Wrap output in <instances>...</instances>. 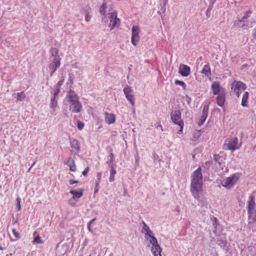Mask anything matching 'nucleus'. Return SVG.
I'll return each mask as SVG.
<instances>
[{
	"label": "nucleus",
	"instance_id": "obj_1",
	"mask_svg": "<svg viewBox=\"0 0 256 256\" xmlns=\"http://www.w3.org/2000/svg\"><path fill=\"white\" fill-rule=\"evenodd\" d=\"M203 177L200 166L191 175L190 192L194 198L199 200L203 196Z\"/></svg>",
	"mask_w": 256,
	"mask_h": 256
},
{
	"label": "nucleus",
	"instance_id": "obj_2",
	"mask_svg": "<svg viewBox=\"0 0 256 256\" xmlns=\"http://www.w3.org/2000/svg\"><path fill=\"white\" fill-rule=\"evenodd\" d=\"M242 146V143L238 142V138L236 136L229 137L224 140L223 149L234 152L238 150Z\"/></svg>",
	"mask_w": 256,
	"mask_h": 256
},
{
	"label": "nucleus",
	"instance_id": "obj_3",
	"mask_svg": "<svg viewBox=\"0 0 256 256\" xmlns=\"http://www.w3.org/2000/svg\"><path fill=\"white\" fill-rule=\"evenodd\" d=\"M50 52L53 57L52 62L50 64L49 68L52 70L50 76H52L56 70L60 67V58L58 55V50L56 48H52Z\"/></svg>",
	"mask_w": 256,
	"mask_h": 256
},
{
	"label": "nucleus",
	"instance_id": "obj_4",
	"mask_svg": "<svg viewBox=\"0 0 256 256\" xmlns=\"http://www.w3.org/2000/svg\"><path fill=\"white\" fill-rule=\"evenodd\" d=\"M241 176L240 173H235L224 178L221 182L222 186L228 189L232 187L238 180Z\"/></svg>",
	"mask_w": 256,
	"mask_h": 256
},
{
	"label": "nucleus",
	"instance_id": "obj_5",
	"mask_svg": "<svg viewBox=\"0 0 256 256\" xmlns=\"http://www.w3.org/2000/svg\"><path fill=\"white\" fill-rule=\"evenodd\" d=\"M246 88V84L240 81H234L232 84L231 89L234 94L240 96Z\"/></svg>",
	"mask_w": 256,
	"mask_h": 256
},
{
	"label": "nucleus",
	"instance_id": "obj_6",
	"mask_svg": "<svg viewBox=\"0 0 256 256\" xmlns=\"http://www.w3.org/2000/svg\"><path fill=\"white\" fill-rule=\"evenodd\" d=\"M68 101L70 102V109L74 113L79 112L82 108L81 104L79 102L78 97H68Z\"/></svg>",
	"mask_w": 256,
	"mask_h": 256
},
{
	"label": "nucleus",
	"instance_id": "obj_7",
	"mask_svg": "<svg viewBox=\"0 0 256 256\" xmlns=\"http://www.w3.org/2000/svg\"><path fill=\"white\" fill-rule=\"evenodd\" d=\"M110 16H108L110 20L109 27L111 28V30L114 28L115 26L118 27L120 24V20L117 18V13L116 12H114L110 14Z\"/></svg>",
	"mask_w": 256,
	"mask_h": 256
},
{
	"label": "nucleus",
	"instance_id": "obj_8",
	"mask_svg": "<svg viewBox=\"0 0 256 256\" xmlns=\"http://www.w3.org/2000/svg\"><path fill=\"white\" fill-rule=\"evenodd\" d=\"M140 28L138 26H132V43L134 46H136L140 40Z\"/></svg>",
	"mask_w": 256,
	"mask_h": 256
},
{
	"label": "nucleus",
	"instance_id": "obj_9",
	"mask_svg": "<svg viewBox=\"0 0 256 256\" xmlns=\"http://www.w3.org/2000/svg\"><path fill=\"white\" fill-rule=\"evenodd\" d=\"M143 228L142 232L144 233V238L146 240H152L153 238H155L153 236V232L150 228L149 226L144 222H142Z\"/></svg>",
	"mask_w": 256,
	"mask_h": 256
},
{
	"label": "nucleus",
	"instance_id": "obj_10",
	"mask_svg": "<svg viewBox=\"0 0 256 256\" xmlns=\"http://www.w3.org/2000/svg\"><path fill=\"white\" fill-rule=\"evenodd\" d=\"M70 192L72 195V198L69 200V204L72 206H74L75 203H72L71 202L72 200L78 201V200L81 198L84 193V190L82 189L80 190L79 191H76L75 190H70Z\"/></svg>",
	"mask_w": 256,
	"mask_h": 256
},
{
	"label": "nucleus",
	"instance_id": "obj_11",
	"mask_svg": "<svg viewBox=\"0 0 256 256\" xmlns=\"http://www.w3.org/2000/svg\"><path fill=\"white\" fill-rule=\"evenodd\" d=\"M150 242L152 244V254H158V253L162 252V248L158 244V240L156 238H153L152 240H150Z\"/></svg>",
	"mask_w": 256,
	"mask_h": 256
},
{
	"label": "nucleus",
	"instance_id": "obj_12",
	"mask_svg": "<svg viewBox=\"0 0 256 256\" xmlns=\"http://www.w3.org/2000/svg\"><path fill=\"white\" fill-rule=\"evenodd\" d=\"M170 116L172 122L175 124H178L180 122H183L181 118V112L180 110L172 111Z\"/></svg>",
	"mask_w": 256,
	"mask_h": 256
},
{
	"label": "nucleus",
	"instance_id": "obj_13",
	"mask_svg": "<svg viewBox=\"0 0 256 256\" xmlns=\"http://www.w3.org/2000/svg\"><path fill=\"white\" fill-rule=\"evenodd\" d=\"M250 200L248 202V216H252L253 214V210L256 206L254 196H250Z\"/></svg>",
	"mask_w": 256,
	"mask_h": 256
},
{
	"label": "nucleus",
	"instance_id": "obj_14",
	"mask_svg": "<svg viewBox=\"0 0 256 256\" xmlns=\"http://www.w3.org/2000/svg\"><path fill=\"white\" fill-rule=\"evenodd\" d=\"M190 68L185 64H180L179 68V73L183 76H187L190 74Z\"/></svg>",
	"mask_w": 256,
	"mask_h": 256
},
{
	"label": "nucleus",
	"instance_id": "obj_15",
	"mask_svg": "<svg viewBox=\"0 0 256 256\" xmlns=\"http://www.w3.org/2000/svg\"><path fill=\"white\" fill-rule=\"evenodd\" d=\"M106 122L108 124H112L115 122L116 116L113 114H109L108 112H104Z\"/></svg>",
	"mask_w": 256,
	"mask_h": 256
},
{
	"label": "nucleus",
	"instance_id": "obj_16",
	"mask_svg": "<svg viewBox=\"0 0 256 256\" xmlns=\"http://www.w3.org/2000/svg\"><path fill=\"white\" fill-rule=\"evenodd\" d=\"M66 164L70 167V170L71 172H75L76 171V166L75 164L74 160L70 158L66 162Z\"/></svg>",
	"mask_w": 256,
	"mask_h": 256
},
{
	"label": "nucleus",
	"instance_id": "obj_17",
	"mask_svg": "<svg viewBox=\"0 0 256 256\" xmlns=\"http://www.w3.org/2000/svg\"><path fill=\"white\" fill-rule=\"evenodd\" d=\"M70 146L76 152L80 150V144L77 140L74 139L70 142Z\"/></svg>",
	"mask_w": 256,
	"mask_h": 256
},
{
	"label": "nucleus",
	"instance_id": "obj_18",
	"mask_svg": "<svg viewBox=\"0 0 256 256\" xmlns=\"http://www.w3.org/2000/svg\"><path fill=\"white\" fill-rule=\"evenodd\" d=\"M212 89L213 91V94L216 95L219 94L220 90V86L218 82H214L212 84Z\"/></svg>",
	"mask_w": 256,
	"mask_h": 256
},
{
	"label": "nucleus",
	"instance_id": "obj_19",
	"mask_svg": "<svg viewBox=\"0 0 256 256\" xmlns=\"http://www.w3.org/2000/svg\"><path fill=\"white\" fill-rule=\"evenodd\" d=\"M64 82V78H62L56 84L54 88V96H56L60 92V86L63 84Z\"/></svg>",
	"mask_w": 256,
	"mask_h": 256
},
{
	"label": "nucleus",
	"instance_id": "obj_20",
	"mask_svg": "<svg viewBox=\"0 0 256 256\" xmlns=\"http://www.w3.org/2000/svg\"><path fill=\"white\" fill-rule=\"evenodd\" d=\"M116 170L114 166H112L110 170V182H114V180L115 174H116Z\"/></svg>",
	"mask_w": 256,
	"mask_h": 256
},
{
	"label": "nucleus",
	"instance_id": "obj_21",
	"mask_svg": "<svg viewBox=\"0 0 256 256\" xmlns=\"http://www.w3.org/2000/svg\"><path fill=\"white\" fill-rule=\"evenodd\" d=\"M107 8V4L104 2L100 6V12L103 16H104L106 13V8Z\"/></svg>",
	"mask_w": 256,
	"mask_h": 256
},
{
	"label": "nucleus",
	"instance_id": "obj_22",
	"mask_svg": "<svg viewBox=\"0 0 256 256\" xmlns=\"http://www.w3.org/2000/svg\"><path fill=\"white\" fill-rule=\"evenodd\" d=\"M208 104L205 102L203 104V109L202 114L208 116Z\"/></svg>",
	"mask_w": 256,
	"mask_h": 256
},
{
	"label": "nucleus",
	"instance_id": "obj_23",
	"mask_svg": "<svg viewBox=\"0 0 256 256\" xmlns=\"http://www.w3.org/2000/svg\"><path fill=\"white\" fill-rule=\"evenodd\" d=\"M44 243V241L42 240L39 236H36L32 242L33 244H42Z\"/></svg>",
	"mask_w": 256,
	"mask_h": 256
},
{
	"label": "nucleus",
	"instance_id": "obj_24",
	"mask_svg": "<svg viewBox=\"0 0 256 256\" xmlns=\"http://www.w3.org/2000/svg\"><path fill=\"white\" fill-rule=\"evenodd\" d=\"M202 72L208 76L210 74V69L208 65H205L202 70Z\"/></svg>",
	"mask_w": 256,
	"mask_h": 256
},
{
	"label": "nucleus",
	"instance_id": "obj_25",
	"mask_svg": "<svg viewBox=\"0 0 256 256\" xmlns=\"http://www.w3.org/2000/svg\"><path fill=\"white\" fill-rule=\"evenodd\" d=\"M132 92V90L130 86H127L124 88V92L126 96H133V95L130 94Z\"/></svg>",
	"mask_w": 256,
	"mask_h": 256
},
{
	"label": "nucleus",
	"instance_id": "obj_26",
	"mask_svg": "<svg viewBox=\"0 0 256 256\" xmlns=\"http://www.w3.org/2000/svg\"><path fill=\"white\" fill-rule=\"evenodd\" d=\"M216 100L218 104L220 106H222L224 104L225 98L224 97H217Z\"/></svg>",
	"mask_w": 256,
	"mask_h": 256
},
{
	"label": "nucleus",
	"instance_id": "obj_27",
	"mask_svg": "<svg viewBox=\"0 0 256 256\" xmlns=\"http://www.w3.org/2000/svg\"><path fill=\"white\" fill-rule=\"evenodd\" d=\"M207 117H208V116H206L202 114L198 122V124L199 126H202L204 123V122L206 120Z\"/></svg>",
	"mask_w": 256,
	"mask_h": 256
},
{
	"label": "nucleus",
	"instance_id": "obj_28",
	"mask_svg": "<svg viewBox=\"0 0 256 256\" xmlns=\"http://www.w3.org/2000/svg\"><path fill=\"white\" fill-rule=\"evenodd\" d=\"M251 12H252L250 10L246 12L244 14V16L242 17V19L240 20V22H245V20L249 17L248 14Z\"/></svg>",
	"mask_w": 256,
	"mask_h": 256
},
{
	"label": "nucleus",
	"instance_id": "obj_29",
	"mask_svg": "<svg viewBox=\"0 0 256 256\" xmlns=\"http://www.w3.org/2000/svg\"><path fill=\"white\" fill-rule=\"evenodd\" d=\"M12 234H14V237L16 238V240H18V239H20V234L17 232V230H16V228H13L12 229Z\"/></svg>",
	"mask_w": 256,
	"mask_h": 256
},
{
	"label": "nucleus",
	"instance_id": "obj_30",
	"mask_svg": "<svg viewBox=\"0 0 256 256\" xmlns=\"http://www.w3.org/2000/svg\"><path fill=\"white\" fill-rule=\"evenodd\" d=\"M57 106V100L56 99V97H53L51 99L50 106L52 108H56Z\"/></svg>",
	"mask_w": 256,
	"mask_h": 256
},
{
	"label": "nucleus",
	"instance_id": "obj_31",
	"mask_svg": "<svg viewBox=\"0 0 256 256\" xmlns=\"http://www.w3.org/2000/svg\"><path fill=\"white\" fill-rule=\"evenodd\" d=\"M175 84H179V85L182 86L184 89L186 88V85L183 81L176 80L175 82Z\"/></svg>",
	"mask_w": 256,
	"mask_h": 256
},
{
	"label": "nucleus",
	"instance_id": "obj_32",
	"mask_svg": "<svg viewBox=\"0 0 256 256\" xmlns=\"http://www.w3.org/2000/svg\"><path fill=\"white\" fill-rule=\"evenodd\" d=\"M248 98V97H242V105L243 106H247Z\"/></svg>",
	"mask_w": 256,
	"mask_h": 256
},
{
	"label": "nucleus",
	"instance_id": "obj_33",
	"mask_svg": "<svg viewBox=\"0 0 256 256\" xmlns=\"http://www.w3.org/2000/svg\"><path fill=\"white\" fill-rule=\"evenodd\" d=\"M84 123L78 120V128L79 130H82L84 128Z\"/></svg>",
	"mask_w": 256,
	"mask_h": 256
},
{
	"label": "nucleus",
	"instance_id": "obj_34",
	"mask_svg": "<svg viewBox=\"0 0 256 256\" xmlns=\"http://www.w3.org/2000/svg\"><path fill=\"white\" fill-rule=\"evenodd\" d=\"M212 6H209L207 10H206V16L208 18H210V11L212 10Z\"/></svg>",
	"mask_w": 256,
	"mask_h": 256
},
{
	"label": "nucleus",
	"instance_id": "obj_35",
	"mask_svg": "<svg viewBox=\"0 0 256 256\" xmlns=\"http://www.w3.org/2000/svg\"><path fill=\"white\" fill-rule=\"evenodd\" d=\"M20 198H16V202H17V204H16V207H17V210H18L20 211Z\"/></svg>",
	"mask_w": 256,
	"mask_h": 256
},
{
	"label": "nucleus",
	"instance_id": "obj_36",
	"mask_svg": "<svg viewBox=\"0 0 256 256\" xmlns=\"http://www.w3.org/2000/svg\"><path fill=\"white\" fill-rule=\"evenodd\" d=\"M178 125L180 126V130H179L178 133V134H181V133L182 132L184 122H180V123Z\"/></svg>",
	"mask_w": 256,
	"mask_h": 256
},
{
	"label": "nucleus",
	"instance_id": "obj_37",
	"mask_svg": "<svg viewBox=\"0 0 256 256\" xmlns=\"http://www.w3.org/2000/svg\"><path fill=\"white\" fill-rule=\"evenodd\" d=\"M96 178H97V181L96 182H98V184H100L101 182V178H102V173L99 172H98L96 174Z\"/></svg>",
	"mask_w": 256,
	"mask_h": 256
},
{
	"label": "nucleus",
	"instance_id": "obj_38",
	"mask_svg": "<svg viewBox=\"0 0 256 256\" xmlns=\"http://www.w3.org/2000/svg\"><path fill=\"white\" fill-rule=\"evenodd\" d=\"M252 22H250V24L249 23V22H248L246 24H242V26H240V27L244 28H247V27H252Z\"/></svg>",
	"mask_w": 256,
	"mask_h": 256
},
{
	"label": "nucleus",
	"instance_id": "obj_39",
	"mask_svg": "<svg viewBox=\"0 0 256 256\" xmlns=\"http://www.w3.org/2000/svg\"><path fill=\"white\" fill-rule=\"evenodd\" d=\"M126 98L132 105L134 106V97H126Z\"/></svg>",
	"mask_w": 256,
	"mask_h": 256
},
{
	"label": "nucleus",
	"instance_id": "obj_40",
	"mask_svg": "<svg viewBox=\"0 0 256 256\" xmlns=\"http://www.w3.org/2000/svg\"><path fill=\"white\" fill-rule=\"evenodd\" d=\"M214 159L216 162H218L219 160L220 159V156L218 154H214Z\"/></svg>",
	"mask_w": 256,
	"mask_h": 256
},
{
	"label": "nucleus",
	"instance_id": "obj_41",
	"mask_svg": "<svg viewBox=\"0 0 256 256\" xmlns=\"http://www.w3.org/2000/svg\"><path fill=\"white\" fill-rule=\"evenodd\" d=\"M90 168L89 167H87L85 168V170L82 172V174L84 176H86L89 172Z\"/></svg>",
	"mask_w": 256,
	"mask_h": 256
},
{
	"label": "nucleus",
	"instance_id": "obj_42",
	"mask_svg": "<svg viewBox=\"0 0 256 256\" xmlns=\"http://www.w3.org/2000/svg\"><path fill=\"white\" fill-rule=\"evenodd\" d=\"M91 16H90L88 12H86V14L85 17V20L86 22H89L91 18Z\"/></svg>",
	"mask_w": 256,
	"mask_h": 256
},
{
	"label": "nucleus",
	"instance_id": "obj_43",
	"mask_svg": "<svg viewBox=\"0 0 256 256\" xmlns=\"http://www.w3.org/2000/svg\"><path fill=\"white\" fill-rule=\"evenodd\" d=\"M78 182V180H73V179H71V180H69V183L71 185L74 184H77Z\"/></svg>",
	"mask_w": 256,
	"mask_h": 256
},
{
	"label": "nucleus",
	"instance_id": "obj_44",
	"mask_svg": "<svg viewBox=\"0 0 256 256\" xmlns=\"http://www.w3.org/2000/svg\"><path fill=\"white\" fill-rule=\"evenodd\" d=\"M99 184H98V182H96V184H95L96 186H95V188H94V193H96L98 191Z\"/></svg>",
	"mask_w": 256,
	"mask_h": 256
},
{
	"label": "nucleus",
	"instance_id": "obj_45",
	"mask_svg": "<svg viewBox=\"0 0 256 256\" xmlns=\"http://www.w3.org/2000/svg\"><path fill=\"white\" fill-rule=\"evenodd\" d=\"M249 218H252L254 220L256 221V210L254 212H253V214L252 216H248Z\"/></svg>",
	"mask_w": 256,
	"mask_h": 256
},
{
	"label": "nucleus",
	"instance_id": "obj_46",
	"mask_svg": "<svg viewBox=\"0 0 256 256\" xmlns=\"http://www.w3.org/2000/svg\"><path fill=\"white\" fill-rule=\"evenodd\" d=\"M77 96V95L75 94V92L74 91H73L72 90H70L69 91V96Z\"/></svg>",
	"mask_w": 256,
	"mask_h": 256
},
{
	"label": "nucleus",
	"instance_id": "obj_47",
	"mask_svg": "<svg viewBox=\"0 0 256 256\" xmlns=\"http://www.w3.org/2000/svg\"><path fill=\"white\" fill-rule=\"evenodd\" d=\"M110 161L113 162V160H114V154L112 153H111L110 154Z\"/></svg>",
	"mask_w": 256,
	"mask_h": 256
},
{
	"label": "nucleus",
	"instance_id": "obj_48",
	"mask_svg": "<svg viewBox=\"0 0 256 256\" xmlns=\"http://www.w3.org/2000/svg\"><path fill=\"white\" fill-rule=\"evenodd\" d=\"M157 129H160L162 131H163L162 126L161 124H158V126H156Z\"/></svg>",
	"mask_w": 256,
	"mask_h": 256
},
{
	"label": "nucleus",
	"instance_id": "obj_49",
	"mask_svg": "<svg viewBox=\"0 0 256 256\" xmlns=\"http://www.w3.org/2000/svg\"><path fill=\"white\" fill-rule=\"evenodd\" d=\"M241 22H240V20H239L238 22H234V24H236L239 27H240V26H242V24H241Z\"/></svg>",
	"mask_w": 256,
	"mask_h": 256
},
{
	"label": "nucleus",
	"instance_id": "obj_50",
	"mask_svg": "<svg viewBox=\"0 0 256 256\" xmlns=\"http://www.w3.org/2000/svg\"><path fill=\"white\" fill-rule=\"evenodd\" d=\"M95 220H96V218H94V219H92V220H91L88 222L89 225H91V224H92V223L95 221Z\"/></svg>",
	"mask_w": 256,
	"mask_h": 256
},
{
	"label": "nucleus",
	"instance_id": "obj_51",
	"mask_svg": "<svg viewBox=\"0 0 256 256\" xmlns=\"http://www.w3.org/2000/svg\"><path fill=\"white\" fill-rule=\"evenodd\" d=\"M68 80L70 81V85H72L73 84V82H72V78L71 76H70Z\"/></svg>",
	"mask_w": 256,
	"mask_h": 256
},
{
	"label": "nucleus",
	"instance_id": "obj_52",
	"mask_svg": "<svg viewBox=\"0 0 256 256\" xmlns=\"http://www.w3.org/2000/svg\"><path fill=\"white\" fill-rule=\"evenodd\" d=\"M248 94H249L248 92H244L242 96H248Z\"/></svg>",
	"mask_w": 256,
	"mask_h": 256
},
{
	"label": "nucleus",
	"instance_id": "obj_53",
	"mask_svg": "<svg viewBox=\"0 0 256 256\" xmlns=\"http://www.w3.org/2000/svg\"><path fill=\"white\" fill-rule=\"evenodd\" d=\"M23 94H24V92H18L17 94V96H22Z\"/></svg>",
	"mask_w": 256,
	"mask_h": 256
},
{
	"label": "nucleus",
	"instance_id": "obj_54",
	"mask_svg": "<svg viewBox=\"0 0 256 256\" xmlns=\"http://www.w3.org/2000/svg\"><path fill=\"white\" fill-rule=\"evenodd\" d=\"M154 256H162L161 252L158 253V254H154Z\"/></svg>",
	"mask_w": 256,
	"mask_h": 256
},
{
	"label": "nucleus",
	"instance_id": "obj_55",
	"mask_svg": "<svg viewBox=\"0 0 256 256\" xmlns=\"http://www.w3.org/2000/svg\"><path fill=\"white\" fill-rule=\"evenodd\" d=\"M35 164H36V162H34L32 164V166H31V167L29 168L28 171H30V170L31 169V168L34 166V165Z\"/></svg>",
	"mask_w": 256,
	"mask_h": 256
},
{
	"label": "nucleus",
	"instance_id": "obj_56",
	"mask_svg": "<svg viewBox=\"0 0 256 256\" xmlns=\"http://www.w3.org/2000/svg\"><path fill=\"white\" fill-rule=\"evenodd\" d=\"M168 0H163V2H164V5H165L167 3Z\"/></svg>",
	"mask_w": 256,
	"mask_h": 256
},
{
	"label": "nucleus",
	"instance_id": "obj_57",
	"mask_svg": "<svg viewBox=\"0 0 256 256\" xmlns=\"http://www.w3.org/2000/svg\"><path fill=\"white\" fill-rule=\"evenodd\" d=\"M88 228L89 230V231H90V225H89V224H88Z\"/></svg>",
	"mask_w": 256,
	"mask_h": 256
},
{
	"label": "nucleus",
	"instance_id": "obj_58",
	"mask_svg": "<svg viewBox=\"0 0 256 256\" xmlns=\"http://www.w3.org/2000/svg\"><path fill=\"white\" fill-rule=\"evenodd\" d=\"M20 98L18 99V100H22V99L24 98V97H19Z\"/></svg>",
	"mask_w": 256,
	"mask_h": 256
},
{
	"label": "nucleus",
	"instance_id": "obj_59",
	"mask_svg": "<svg viewBox=\"0 0 256 256\" xmlns=\"http://www.w3.org/2000/svg\"><path fill=\"white\" fill-rule=\"evenodd\" d=\"M254 36H256V28H254Z\"/></svg>",
	"mask_w": 256,
	"mask_h": 256
},
{
	"label": "nucleus",
	"instance_id": "obj_60",
	"mask_svg": "<svg viewBox=\"0 0 256 256\" xmlns=\"http://www.w3.org/2000/svg\"><path fill=\"white\" fill-rule=\"evenodd\" d=\"M37 234V232L36 231H34L33 233V235L34 236L36 234Z\"/></svg>",
	"mask_w": 256,
	"mask_h": 256
},
{
	"label": "nucleus",
	"instance_id": "obj_61",
	"mask_svg": "<svg viewBox=\"0 0 256 256\" xmlns=\"http://www.w3.org/2000/svg\"><path fill=\"white\" fill-rule=\"evenodd\" d=\"M4 250V248L1 246H0V250Z\"/></svg>",
	"mask_w": 256,
	"mask_h": 256
},
{
	"label": "nucleus",
	"instance_id": "obj_62",
	"mask_svg": "<svg viewBox=\"0 0 256 256\" xmlns=\"http://www.w3.org/2000/svg\"><path fill=\"white\" fill-rule=\"evenodd\" d=\"M211 0V2H212V4H214L215 2V1H216V0Z\"/></svg>",
	"mask_w": 256,
	"mask_h": 256
},
{
	"label": "nucleus",
	"instance_id": "obj_63",
	"mask_svg": "<svg viewBox=\"0 0 256 256\" xmlns=\"http://www.w3.org/2000/svg\"><path fill=\"white\" fill-rule=\"evenodd\" d=\"M246 64H244V65L242 66H244V67H246Z\"/></svg>",
	"mask_w": 256,
	"mask_h": 256
}]
</instances>
